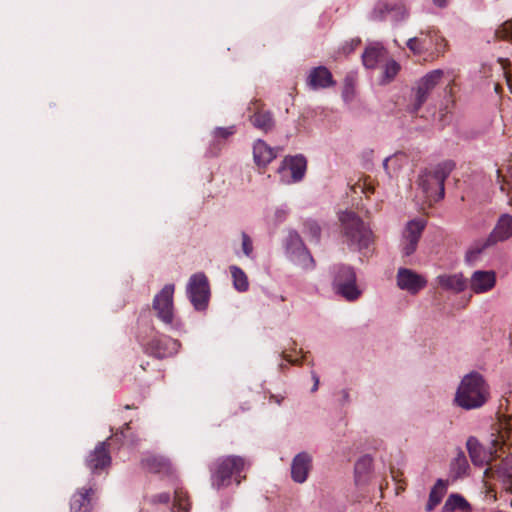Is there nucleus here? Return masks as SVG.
Here are the masks:
<instances>
[{"label":"nucleus","instance_id":"nucleus-18","mask_svg":"<svg viewBox=\"0 0 512 512\" xmlns=\"http://www.w3.org/2000/svg\"><path fill=\"white\" fill-rule=\"evenodd\" d=\"M496 285V273L493 270L474 271L469 280L470 289L476 294L486 293Z\"/></svg>","mask_w":512,"mask_h":512},{"label":"nucleus","instance_id":"nucleus-53","mask_svg":"<svg viewBox=\"0 0 512 512\" xmlns=\"http://www.w3.org/2000/svg\"><path fill=\"white\" fill-rule=\"evenodd\" d=\"M389 161H390V159H389V158H386V159L384 160V162H383V166H384V168H385L386 170H387V168H388V162H389Z\"/></svg>","mask_w":512,"mask_h":512},{"label":"nucleus","instance_id":"nucleus-17","mask_svg":"<svg viewBox=\"0 0 512 512\" xmlns=\"http://www.w3.org/2000/svg\"><path fill=\"white\" fill-rule=\"evenodd\" d=\"M397 284L401 289L416 294L426 286L427 281L410 269L400 268L397 273Z\"/></svg>","mask_w":512,"mask_h":512},{"label":"nucleus","instance_id":"nucleus-1","mask_svg":"<svg viewBox=\"0 0 512 512\" xmlns=\"http://www.w3.org/2000/svg\"><path fill=\"white\" fill-rule=\"evenodd\" d=\"M489 398V387L479 373L466 375L455 395V402L463 409L471 410L482 407Z\"/></svg>","mask_w":512,"mask_h":512},{"label":"nucleus","instance_id":"nucleus-19","mask_svg":"<svg viewBox=\"0 0 512 512\" xmlns=\"http://www.w3.org/2000/svg\"><path fill=\"white\" fill-rule=\"evenodd\" d=\"M312 468V457L307 452L298 453L292 460L291 478L294 482L304 483Z\"/></svg>","mask_w":512,"mask_h":512},{"label":"nucleus","instance_id":"nucleus-35","mask_svg":"<svg viewBox=\"0 0 512 512\" xmlns=\"http://www.w3.org/2000/svg\"><path fill=\"white\" fill-rule=\"evenodd\" d=\"M469 468L468 461L464 453H459L452 463V469L455 474L460 477L464 475Z\"/></svg>","mask_w":512,"mask_h":512},{"label":"nucleus","instance_id":"nucleus-25","mask_svg":"<svg viewBox=\"0 0 512 512\" xmlns=\"http://www.w3.org/2000/svg\"><path fill=\"white\" fill-rule=\"evenodd\" d=\"M253 156L258 167H265L276 157V154L264 141L258 140L253 146Z\"/></svg>","mask_w":512,"mask_h":512},{"label":"nucleus","instance_id":"nucleus-55","mask_svg":"<svg viewBox=\"0 0 512 512\" xmlns=\"http://www.w3.org/2000/svg\"><path fill=\"white\" fill-rule=\"evenodd\" d=\"M492 470V467H489L485 470V475L489 476L490 471Z\"/></svg>","mask_w":512,"mask_h":512},{"label":"nucleus","instance_id":"nucleus-43","mask_svg":"<svg viewBox=\"0 0 512 512\" xmlns=\"http://www.w3.org/2000/svg\"><path fill=\"white\" fill-rule=\"evenodd\" d=\"M242 249L246 256H250L252 254V240L245 232L242 233Z\"/></svg>","mask_w":512,"mask_h":512},{"label":"nucleus","instance_id":"nucleus-26","mask_svg":"<svg viewBox=\"0 0 512 512\" xmlns=\"http://www.w3.org/2000/svg\"><path fill=\"white\" fill-rule=\"evenodd\" d=\"M437 282L441 288L456 293L464 291L467 287V281L463 278L462 274L439 275Z\"/></svg>","mask_w":512,"mask_h":512},{"label":"nucleus","instance_id":"nucleus-10","mask_svg":"<svg viewBox=\"0 0 512 512\" xmlns=\"http://www.w3.org/2000/svg\"><path fill=\"white\" fill-rule=\"evenodd\" d=\"M174 285L167 284L155 295L152 303V309L156 317L165 325H173L174 304H173Z\"/></svg>","mask_w":512,"mask_h":512},{"label":"nucleus","instance_id":"nucleus-54","mask_svg":"<svg viewBox=\"0 0 512 512\" xmlns=\"http://www.w3.org/2000/svg\"><path fill=\"white\" fill-rule=\"evenodd\" d=\"M495 91H496L497 93H499V92L501 91V86H500V84H498V83H496V84H495Z\"/></svg>","mask_w":512,"mask_h":512},{"label":"nucleus","instance_id":"nucleus-51","mask_svg":"<svg viewBox=\"0 0 512 512\" xmlns=\"http://www.w3.org/2000/svg\"><path fill=\"white\" fill-rule=\"evenodd\" d=\"M270 399H273L277 404H280L283 400V397L279 398L278 396L272 395Z\"/></svg>","mask_w":512,"mask_h":512},{"label":"nucleus","instance_id":"nucleus-20","mask_svg":"<svg viewBox=\"0 0 512 512\" xmlns=\"http://www.w3.org/2000/svg\"><path fill=\"white\" fill-rule=\"evenodd\" d=\"M335 84L331 72L325 66L313 68L307 77V85L312 90L325 89Z\"/></svg>","mask_w":512,"mask_h":512},{"label":"nucleus","instance_id":"nucleus-32","mask_svg":"<svg viewBox=\"0 0 512 512\" xmlns=\"http://www.w3.org/2000/svg\"><path fill=\"white\" fill-rule=\"evenodd\" d=\"M446 491L445 483L439 479L429 494V500L426 506L428 511H431L436 507L442 500Z\"/></svg>","mask_w":512,"mask_h":512},{"label":"nucleus","instance_id":"nucleus-9","mask_svg":"<svg viewBox=\"0 0 512 512\" xmlns=\"http://www.w3.org/2000/svg\"><path fill=\"white\" fill-rule=\"evenodd\" d=\"M512 236V216L503 214L489 237L481 244L474 246L468 252V259H476L477 256L487 247L496 244L499 241H504Z\"/></svg>","mask_w":512,"mask_h":512},{"label":"nucleus","instance_id":"nucleus-3","mask_svg":"<svg viewBox=\"0 0 512 512\" xmlns=\"http://www.w3.org/2000/svg\"><path fill=\"white\" fill-rule=\"evenodd\" d=\"M247 466L249 463L241 456L229 455L218 458L210 468L212 485L217 489L228 486L233 476L237 484H240L242 481L240 473Z\"/></svg>","mask_w":512,"mask_h":512},{"label":"nucleus","instance_id":"nucleus-12","mask_svg":"<svg viewBox=\"0 0 512 512\" xmlns=\"http://www.w3.org/2000/svg\"><path fill=\"white\" fill-rule=\"evenodd\" d=\"M373 20H385L390 17L393 21H401L407 17V9L403 0H379L371 14Z\"/></svg>","mask_w":512,"mask_h":512},{"label":"nucleus","instance_id":"nucleus-22","mask_svg":"<svg viewBox=\"0 0 512 512\" xmlns=\"http://www.w3.org/2000/svg\"><path fill=\"white\" fill-rule=\"evenodd\" d=\"M307 168V161L304 156L296 155L285 158L283 165L279 168L280 173L290 171L293 182L302 180Z\"/></svg>","mask_w":512,"mask_h":512},{"label":"nucleus","instance_id":"nucleus-29","mask_svg":"<svg viewBox=\"0 0 512 512\" xmlns=\"http://www.w3.org/2000/svg\"><path fill=\"white\" fill-rule=\"evenodd\" d=\"M445 512H471V506L467 500L459 494H451L443 507Z\"/></svg>","mask_w":512,"mask_h":512},{"label":"nucleus","instance_id":"nucleus-14","mask_svg":"<svg viewBox=\"0 0 512 512\" xmlns=\"http://www.w3.org/2000/svg\"><path fill=\"white\" fill-rule=\"evenodd\" d=\"M180 342L169 336L154 337L146 346V353L162 359L176 354L180 348Z\"/></svg>","mask_w":512,"mask_h":512},{"label":"nucleus","instance_id":"nucleus-38","mask_svg":"<svg viewBox=\"0 0 512 512\" xmlns=\"http://www.w3.org/2000/svg\"><path fill=\"white\" fill-rule=\"evenodd\" d=\"M509 466V458H503L499 464H495V473L499 477H512V467Z\"/></svg>","mask_w":512,"mask_h":512},{"label":"nucleus","instance_id":"nucleus-23","mask_svg":"<svg viewBox=\"0 0 512 512\" xmlns=\"http://www.w3.org/2000/svg\"><path fill=\"white\" fill-rule=\"evenodd\" d=\"M254 106L255 111L250 117L252 125L265 133L271 131L275 126L272 113L270 111L263 110L262 104H260L259 101H255Z\"/></svg>","mask_w":512,"mask_h":512},{"label":"nucleus","instance_id":"nucleus-50","mask_svg":"<svg viewBox=\"0 0 512 512\" xmlns=\"http://www.w3.org/2000/svg\"><path fill=\"white\" fill-rule=\"evenodd\" d=\"M283 357L290 363L295 364L297 363V360H294L290 357V355L286 354L285 352L282 353Z\"/></svg>","mask_w":512,"mask_h":512},{"label":"nucleus","instance_id":"nucleus-40","mask_svg":"<svg viewBox=\"0 0 512 512\" xmlns=\"http://www.w3.org/2000/svg\"><path fill=\"white\" fill-rule=\"evenodd\" d=\"M399 70L400 65L396 61L390 60L385 64L384 76L388 81H391L397 75Z\"/></svg>","mask_w":512,"mask_h":512},{"label":"nucleus","instance_id":"nucleus-8","mask_svg":"<svg viewBox=\"0 0 512 512\" xmlns=\"http://www.w3.org/2000/svg\"><path fill=\"white\" fill-rule=\"evenodd\" d=\"M285 248L291 260L301 268L311 270L315 267V260L298 232L294 230L289 231L285 240Z\"/></svg>","mask_w":512,"mask_h":512},{"label":"nucleus","instance_id":"nucleus-47","mask_svg":"<svg viewBox=\"0 0 512 512\" xmlns=\"http://www.w3.org/2000/svg\"><path fill=\"white\" fill-rule=\"evenodd\" d=\"M357 187L361 188L363 190V192L366 194L373 193V191H374V188L370 184L367 185L366 182H364L363 185L358 183Z\"/></svg>","mask_w":512,"mask_h":512},{"label":"nucleus","instance_id":"nucleus-41","mask_svg":"<svg viewBox=\"0 0 512 512\" xmlns=\"http://www.w3.org/2000/svg\"><path fill=\"white\" fill-rule=\"evenodd\" d=\"M235 133V127L229 126V127H218L214 131V135L217 138H223L226 139L229 136L233 135Z\"/></svg>","mask_w":512,"mask_h":512},{"label":"nucleus","instance_id":"nucleus-6","mask_svg":"<svg viewBox=\"0 0 512 512\" xmlns=\"http://www.w3.org/2000/svg\"><path fill=\"white\" fill-rule=\"evenodd\" d=\"M443 75L444 72L442 70L436 69L427 73L417 82L416 87L413 89V100L409 104V111L411 113L416 114L420 110L431 92L442 80Z\"/></svg>","mask_w":512,"mask_h":512},{"label":"nucleus","instance_id":"nucleus-24","mask_svg":"<svg viewBox=\"0 0 512 512\" xmlns=\"http://www.w3.org/2000/svg\"><path fill=\"white\" fill-rule=\"evenodd\" d=\"M144 469L152 473L171 474L173 467L170 460L162 455H148L142 459Z\"/></svg>","mask_w":512,"mask_h":512},{"label":"nucleus","instance_id":"nucleus-34","mask_svg":"<svg viewBox=\"0 0 512 512\" xmlns=\"http://www.w3.org/2000/svg\"><path fill=\"white\" fill-rule=\"evenodd\" d=\"M303 226V233L309 238V240L318 243L321 235V228L318 223L314 220H306Z\"/></svg>","mask_w":512,"mask_h":512},{"label":"nucleus","instance_id":"nucleus-57","mask_svg":"<svg viewBox=\"0 0 512 512\" xmlns=\"http://www.w3.org/2000/svg\"><path fill=\"white\" fill-rule=\"evenodd\" d=\"M354 49V46L351 45V47L349 48V51H352Z\"/></svg>","mask_w":512,"mask_h":512},{"label":"nucleus","instance_id":"nucleus-52","mask_svg":"<svg viewBox=\"0 0 512 512\" xmlns=\"http://www.w3.org/2000/svg\"><path fill=\"white\" fill-rule=\"evenodd\" d=\"M129 428H130V423H125L124 426L122 427L121 431H120L121 434H123L124 429H129Z\"/></svg>","mask_w":512,"mask_h":512},{"label":"nucleus","instance_id":"nucleus-21","mask_svg":"<svg viewBox=\"0 0 512 512\" xmlns=\"http://www.w3.org/2000/svg\"><path fill=\"white\" fill-rule=\"evenodd\" d=\"M94 493L92 487L77 490L71 497L70 512H91Z\"/></svg>","mask_w":512,"mask_h":512},{"label":"nucleus","instance_id":"nucleus-30","mask_svg":"<svg viewBox=\"0 0 512 512\" xmlns=\"http://www.w3.org/2000/svg\"><path fill=\"white\" fill-rule=\"evenodd\" d=\"M497 178L500 183V188L503 192H506L509 203L512 205V165L506 167V169L497 170Z\"/></svg>","mask_w":512,"mask_h":512},{"label":"nucleus","instance_id":"nucleus-13","mask_svg":"<svg viewBox=\"0 0 512 512\" xmlns=\"http://www.w3.org/2000/svg\"><path fill=\"white\" fill-rule=\"evenodd\" d=\"M426 224L427 222L423 218L410 220L406 224L401 243L404 256H410L416 251Z\"/></svg>","mask_w":512,"mask_h":512},{"label":"nucleus","instance_id":"nucleus-11","mask_svg":"<svg viewBox=\"0 0 512 512\" xmlns=\"http://www.w3.org/2000/svg\"><path fill=\"white\" fill-rule=\"evenodd\" d=\"M189 299L196 310L206 309L210 296L209 282L204 273L193 274L187 285Z\"/></svg>","mask_w":512,"mask_h":512},{"label":"nucleus","instance_id":"nucleus-37","mask_svg":"<svg viewBox=\"0 0 512 512\" xmlns=\"http://www.w3.org/2000/svg\"><path fill=\"white\" fill-rule=\"evenodd\" d=\"M288 215V210L284 207L276 208L272 214L267 216V220L269 223L273 225H278L282 223Z\"/></svg>","mask_w":512,"mask_h":512},{"label":"nucleus","instance_id":"nucleus-5","mask_svg":"<svg viewBox=\"0 0 512 512\" xmlns=\"http://www.w3.org/2000/svg\"><path fill=\"white\" fill-rule=\"evenodd\" d=\"M445 46V39L434 29L421 31L419 36L410 38L407 41V47L415 55H422L427 52L439 54L444 51Z\"/></svg>","mask_w":512,"mask_h":512},{"label":"nucleus","instance_id":"nucleus-42","mask_svg":"<svg viewBox=\"0 0 512 512\" xmlns=\"http://www.w3.org/2000/svg\"><path fill=\"white\" fill-rule=\"evenodd\" d=\"M498 62L501 64V68L503 70V74L505 76L507 85H508L510 91L512 92V79L508 72V66L510 65V62L508 59H503V58H499Z\"/></svg>","mask_w":512,"mask_h":512},{"label":"nucleus","instance_id":"nucleus-44","mask_svg":"<svg viewBox=\"0 0 512 512\" xmlns=\"http://www.w3.org/2000/svg\"><path fill=\"white\" fill-rule=\"evenodd\" d=\"M169 501H170V495H169V493H166V492L159 493V494L153 496L150 500V502L152 504H154V503L167 504Z\"/></svg>","mask_w":512,"mask_h":512},{"label":"nucleus","instance_id":"nucleus-7","mask_svg":"<svg viewBox=\"0 0 512 512\" xmlns=\"http://www.w3.org/2000/svg\"><path fill=\"white\" fill-rule=\"evenodd\" d=\"M335 291L348 301L356 300L361 291L356 285V274L352 267L340 265L336 268L333 280Z\"/></svg>","mask_w":512,"mask_h":512},{"label":"nucleus","instance_id":"nucleus-28","mask_svg":"<svg viewBox=\"0 0 512 512\" xmlns=\"http://www.w3.org/2000/svg\"><path fill=\"white\" fill-rule=\"evenodd\" d=\"M387 52L383 46L373 45L367 47L362 55V61L366 68H375L379 62L386 58Z\"/></svg>","mask_w":512,"mask_h":512},{"label":"nucleus","instance_id":"nucleus-45","mask_svg":"<svg viewBox=\"0 0 512 512\" xmlns=\"http://www.w3.org/2000/svg\"><path fill=\"white\" fill-rule=\"evenodd\" d=\"M352 85H353V79L351 77H346L345 78V89L343 92L344 97L348 96V93H349L350 89L352 88Z\"/></svg>","mask_w":512,"mask_h":512},{"label":"nucleus","instance_id":"nucleus-4","mask_svg":"<svg viewBox=\"0 0 512 512\" xmlns=\"http://www.w3.org/2000/svg\"><path fill=\"white\" fill-rule=\"evenodd\" d=\"M343 235L350 246L367 248L372 240V232L354 212H345L340 217Z\"/></svg>","mask_w":512,"mask_h":512},{"label":"nucleus","instance_id":"nucleus-39","mask_svg":"<svg viewBox=\"0 0 512 512\" xmlns=\"http://www.w3.org/2000/svg\"><path fill=\"white\" fill-rule=\"evenodd\" d=\"M391 477L396 483V493L404 491L406 488V482L403 479V473L399 469L391 468Z\"/></svg>","mask_w":512,"mask_h":512},{"label":"nucleus","instance_id":"nucleus-27","mask_svg":"<svg viewBox=\"0 0 512 512\" xmlns=\"http://www.w3.org/2000/svg\"><path fill=\"white\" fill-rule=\"evenodd\" d=\"M467 449L474 465L483 466L484 464H489L492 452L487 454L474 437H470L467 440Z\"/></svg>","mask_w":512,"mask_h":512},{"label":"nucleus","instance_id":"nucleus-31","mask_svg":"<svg viewBox=\"0 0 512 512\" xmlns=\"http://www.w3.org/2000/svg\"><path fill=\"white\" fill-rule=\"evenodd\" d=\"M191 503L187 491L176 488L174 491L173 512H188Z\"/></svg>","mask_w":512,"mask_h":512},{"label":"nucleus","instance_id":"nucleus-48","mask_svg":"<svg viewBox=\"0 0 512 512\" xmlns=\"http://www.w3.org/2000/svg\"><path fill=\"white\" fill-rule=\"evenodd\" d=\"M312 379L314 381V385H313L311 391L315 392V391H317L318 386H319V377L315 372H312Z\"/></svg>","mask_w":512,"mask_h":512},{"label":"nucleus","instance_id":"nucleus-2","mask_svg":"<svg viewBox=\"0 0 512 512\" xmlns=\"http://www.w3.org/2000/svg\"><path fill=\"white\" fill-rule=\"evenodd\" d=\"M454 168V162L444 161L419 175L418 185L429 202H437L444 198V182Z\"/></svg>","mask_w":512,"mask_h":512},{"label":"nucleus","instance_id":"nucleus-16","mask_svg":"<svg viewBox=\"0 0 512 512\" xmlns=\"http://www.w3.org/2000/svg\"><path fill=\"white\" fill-rule=\"evenodd\" d=\"M512 419L500 422L498 434L493 440L495 446V458H502L507 453L512 456Z\"/></svg>","mask_w":512,"mask_h":512},{"label":"nucleus","instance_id":"nucleus-46","mask_svg":"<svg viewBox=\"0 0 512 512\" xmlns=\"http://www.w3.org/2000/svg\"><path fill=\"white\" fill-rule=\"evenodd\" d=\"M371 463V459L368 458V457H363L361 460H359L357 463H356V466H355V469L356 471H358L360 469L361 466H366V465H370Z\"/></svg>","mask_w":512,"mask_h":512},{"label":"nucleus","instance_id":"nucleus-33","mask_svg":"<svg viewBox=\"0 0 512 512\" xmlns=\"http://www.w3.org/2000/svg\"><path fill=\"white\" fill-rule=\"evenodd\" d=\"M231 276L233 278V285L236 290L245 292L248 290L249 283L245 272L238 266H230Z\"/></svg>","mask_w":512,"mask_h":512},{"label":"nucleus","instance_id":"nucleus-49","mask_svg":"<svg viewBox=\"0 0 512 512\" xmlns=\"http://www.w3.org/2000/svg\"><path fill=\"white\" fill-rule=\"evenodd\" d=\"M437 7L444 8L448 5V0H433Z\"/></svg>","mask_w":512,"mask_h":512},{"label":"nucleus","instance_id":"nucleus-56","mask_svg":"<svg viewBox=\"0 0 512 512\" xmlns=\"http://www.w3.org/2000/svg\"><path fill=\"white\" fill-rule=\"evenodd\" d=\"M131 408H132V407H131V406H129V405H126V406H125V409H131Z\"/></svg>","mask_w":512,"mask_h":512},{"label":"nucleus","instance_id":"nucleus-36","mask_svg":"<svg viewBox=\"0 0 512 512\" xmlns=\"http://www.w3.org/2000/svg\"><path fill=\"white\" fill-rule=\"evenodd\" d=\"M495 36L499 39L512 42V19L500 25L495 31Z\"/></svg>","mask_w":512,"mask_h":512},{"label":"nucleus","instance_id":"nucleus-15","mask_svg":"<svg viewBox=\"0 0 512 512\" xmlns=\"http://www.w3.org/2000/svg\"><path fill=\"white\" fill-rule=\"evenodd\" d=\"M111 464V456L108 451L107 441L97 444L95 449L86 458V466L92 473H100Z\"/></svg>","mask_w":512,"mask_h":512}]
</instances>
